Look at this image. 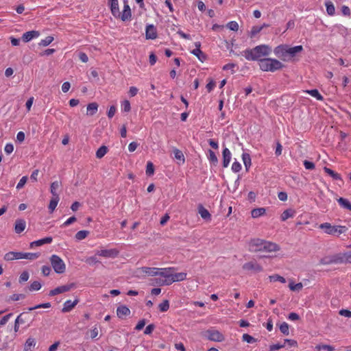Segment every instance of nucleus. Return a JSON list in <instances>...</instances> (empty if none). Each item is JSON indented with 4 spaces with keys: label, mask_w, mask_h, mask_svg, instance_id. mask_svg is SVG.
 I'll return each mask as SVG.
<instances>
[{
    "label": "nucleus",
    "mask_w": 351,
    "mask_h": 351,
    "mask_svg": "<svg viewBox=\"0 0 351 351\" xmlns=\"http://www.w3.org/2000/svg\"><path fill=\"white\" fill-rule=\"evenodd\" d=\"M121 110L124 112H129L131 110L130 103L128 100H125L121 104Z\"/></svg>",
    "instance_id": "60"
},
{
    "label": "nucleus",
    "mask_w": 351,
    "mask_h": 351,
    "mask_svg": "<svg viewBox=\"0 0 351 351\" xmlns=\"http://www.w3.org/2000/svg\"><path fill=\"white\" fill-rule=\"evenodd\" d=\"M60 201L59 197H53L49 204V209L51 213L53 212Z\"/></svg>",
    "instance_id": "38"
},
{
    "label": "nucleus",
    "mask_w": 351,
    "mask_h": 351,
    "mask_svg": "<svg viewBox=\"0 0 351 351\" xmlns=\"http://www.w3.org/2000/svg\"><path fill=\"white\" fill-rule=\"evenodd\" d=\"M280 249L278 244L260 239H252L249 243V250L252 252H273Z\"/></svg>",
    "instance_id": "2"
},
{
    "label": "nucleus",
    "mask_w": 351,
    "mask_h": 351,
    "mask_svg": "<svg viewBox=\"0 0 351 351\" xmlns=\"http://www.w3.org/2000/svg\"><path fill=\"white\" fill-rule=\"evenodd\" d=\"M78 303L79 299L77 298H76L74 301L68 300L63 304V308H62L61 311L64 313H69L71 311Z\"/></svg>",
    "instance_id": "12"
},
{
    "label": "nucleus",
    "mask_w": 351,
    "mask_h": 351,
    "mask_svg": "<svg viewBox=\"0 0 351 351\" xmlns=\"http://www.w3.org/2000/svg\"><path fill=\"white\" fill-rule=\"evenodd\" d=\"M173 154H174L175 158H176L177 160H178L180 161H182V163L184 162V161H185L184 156L180 150H179L177 148H175L173 149Z\"/></svg>",
    "instance_id": "44"
},
{
    "label": "nucleus",
    "mask_w": 351,
    "mask_h": 351,
    "mask_svg": "<svg viewBox=\"0 0 351 351\" xmlns=\"http://www.w3.org/2000/svg\"><path fill=\"white\" fill-rule=\"evenodd\" d=\"M174 270L173 267H167V268H158V276H160L163 277L165 279H169L171 277V274H172L171 271Z\"/></svg>",
    "instance_id": "22"
},
{
    "label": "nucleus",
    "mask_w": 351,
    "mask_h": 351,
    "mask_svg": "<svg viewBox=\"0 0 351 351\" xmlns=\"http://www.w3.org/2000/svg\"><path fill=\"white\" fill-rule=\"evenodd\" d=\"M145 36L147 39H155L157 38V32L154 25H147L145 29Z\"/></svg>",
    "instance_id": "16"
},
{
    "label": "nucleus",
    "mask_w": 351,
    "mask_h": 351,
    "mask_svg": "<svg viewBox=\"0 0 351 351\" xmlns=\"http://www.w3.org/2000/svg\"><path fill=\"white\" fill-rule=\"evenodd\" d=\"M271 53V48L267 45H260L252 49H247L241 53L249 61H258L262 57L268 56Z\"/></svg>",
    "instance_id": "1"
},
{
    "label": "nucleus",
    "mask_w": 351,
    "mask_h": 351,
    "mask_svg": "<svg viewBox=\"0 0 351 351\" xmlns=\"http://www.w3.org/2000/svg\"><path fill=\"white\" fill-rule=\"evenodd\" d=\"M77 219L75 217L73 216V217H69L66 221H64L62 225L61 226L62 228H64V227H66L71 224H72L73 223H74L75 221H76Z\"/></svg>",
    "instance_id": "61"
},
{
    "label": "nucleus",
    "mask_w": 351,
    "mask_h": 351,
    "mask_svg": "<svg viewBox=\"0 0 351 351\" xmlns=\"http://www.w3.org/2000/svg\"><path fill=\"white\" fill-rule=\"evenodd\" d=\"M159 309L161 312H166L169 308V302L167 300H164L162 303H160L158 306Z\"/></svg>",
    "instance_id": "53"
},
{
    "label": "nucleus",
    "mask_w": 351,
    "mask_h": 351,
    "mask_svg": "<svg viewBox=\"0 0 351 351\" xmlns=\"http://www.w3.org/2000/svg\"><path fill=\"white\" fill-rule=\"evenodd\" d=\"M315 350L317 351H321L322 350H325L327 351H334L335 348L330 345L319 344L315 346Z\"/></svg>",
    "instance_id": "43"
},
{
    "label": "nucleus",
    "mask_w": 351,
    "mask_h": 351,
    "mask_svg": "<svg viewBox=\"0 0 351 351\" xmlns=\"http://www.w3.org/2000/svg\"><path fill=\"white\" fill-rule=\"evenodd\" d=\"M324 170L328 175L331 176L334 180H342L340 174L336 173L335 171L330 169V168L325 167L324 168Z\"/></svg>",
    "instance_id": "29"
},
{
    "label": "nucleus",
    "mask_w": 351,
    "mask_h": 351,
    "mask_svg": "<svg viewBox=\"0 0 351 351\" xmlns=\"http://www.w3.org/2000/svg\"><path fill=\"white\" fill-rule=\"evenodd\" d=\"M337 200L338 204L342 208L348 210H351V202L348 199L343 197H339Z\"/></svg>",
    "instance_id": "24"
},
{
    "label": "nucleus",
    "mask_w": 351,
    "mask_h": 351,
    "mask_svg": "<svg viewBox=\"0 0 351 351\" xmlns=\"http://www.w3.org/2000/svg\"><path fill=\"white\" fill-rule=\"evenodd\" d=\"M4 260L10 261L15 260L14 252H9L4 255Z\"/></svg>",
    "instance_id": "64"
},
{
    "label": "nucleus",
    "mask_w": 351,
    "mask_h": 351,
    "mask_svg": "<svg viewBox=\"0 0 351 351\" xmlns=\"http://www.w3.org/2000/svg\"><path fill=\"white\" fill-rule=\"evenodd\" d=\"M265 208H254L251 211V215L253 218H257L261 216H263L265 213Z\"/></svg>",
    "instance_id": "30"
},
{
    "label": "nucleus",
    "mask_w": 351,
    "mask_h": 351,
    "mask_svg": "<svg viewBox=\"0 0 351 351\" xmlns=\"http://www.w3.org/2000/svg\"><path fill=\"white\" fill-rule=\"evenodd\" d=\"M130 314V310L125 305H121L117 308V315L119 318H123L125 316Z\"/></svg>",
    "instance_id": "23"
},
{
    "label": "nucleus",
    "mask_w": 351,
    "mask_h": 351,
    "mask_svg": "<svg viewBox=\"0 0 351 351\" xmlns=\"http://www.w3.org/2000/svg\"><path fill=\"white\" fill-rule=\"evenodd\" d=\"M28 320V313L23 312L17 316L15 321L17 324H23Z\"/></svg>",
    "instance_id": "31"
},
{
    "label": "nucleus",
    "mask_w": 351,
    "mask_h": 351,
    "mask_svg": "<svg viewBox=\"0 0 351 351\" xmlns=\"http://www.w3.org/2000/svg\"><path fill=\"white\" fill-rule=\"evenodd\" d=\"M191 53L195 56L201 62H204L206 56L200 49H194Z\"/></svg>",
    "instance_id": "37"
},
{
    "label": "nucleus",
    "mask_w": 351,
    "mask_h": 351,
    "mask_svg": "<svg viewBox=\"0 0 351 351\" xmlns=\"http://www.w3.org/2000/svg\"><path fill=\"white\" fill-rule=\"evenodd\" d=\"M267 25H265V24H263V25L261 26H258V25H256V26H253L251 29V31L250 32V36L251 38H253L257 34H258L264 27H267Z\"/></svg>",
    "instance_id": "35"
},
{
    "label": "nucleus",
    "mask_w": 351,
    "mask_h": 351,
    "mask_svg": "<svg viewBox=\"0 0 351 351\" xmlns=\"http://www.w3.org/2000/svg\"><path fill=\"white\" fill-rule=\"evenodd\" d=\"M53 241L51 237H47L37 241H34L30 243V247H34V246H41L44 244L51 243Z\"/></svg>",
    "instance_id": "21"
},
{
    "label": "nucleus",
    "mask_w": 351,
    "mask_h": 351,
    "mask_svg": "<svg viewBox=\"0 0 351 351\" xmlns=\"http://www.w3.org/2000/svg\"><path fill=\"white\" fill-rule=\"evenodd\" d=\"M242 340L248 343H253L256 341L255 338L248 334H243L242 336Z\"/></svg>",
    "instance_id": "55"
},
{
    "label": "nucleus",
    "mask_w": 351,
    "mask_h": 351,
    "mask_svg": "<svg viewBox=\"0 0 351 351\" xmlns=\"http://www.w3.org/2000/svg\"><path fill=\"white\" fill-rule=\"evenodd\" d=\"M242 160H243V164L245 167V169L247 171L252 164L250 155L247 153H243L242 154Z\"/></svg>",
    "instance_id": "34"
},
{
    "label": "nucleus",
    "mask_w": 351,
    "mask_h": 351,
    "mask_svg": "<svg viewBox=\"0 0 351 351\" xmlns=\"http://www.w3.org/2000/svg\"><path fill=\"white\" fill-rule=\"evenodd\" d=\"M319 228L323 230L328 234L337 237L348 230L347 227L344 226H332L331 223L328 222L321 223Z\"/></svg>",
    "instance_id": "4"
},
{
    "label": "nucleus",
    "mask_w": 351,
    "mask_h": 351,
    "mask_svg": "<svg viewBox=\"0 0 351 351\" xmlns=\"http://www.w3.org/2000/svg\"><path fill=\"white\" fill-rule=\"evenodd\" d=\"M295 215V211L292 209H287L285 210L281 215V220L286 221L287 219L290 217H293Z\"/></svg>",
    "instance_id": "36"
},
{
    "label": "nucleus",
    "mask_w": 351,
    "mask_h": 351,
    "mask_svg": "<svg viewBox=\"0 0 351 351\" xmlns=\"http://www.w3.org/2000/svg\"><path fill=\"white\" fill-rule=\"evenodd\" d=\"M27 176H23L21 180H19V183L16 185L17 189H21L24 186L25 183L27 182Z\"/></svg>",
    "instance_id": "63"
},
{
    "label": "nucleus",
    "mask_w": 351,
    "mask_h": 351,
    "mask_svg": "<svg viewBox=\"0 0 351 351\" xmlns=\"http://www.w3.org/2000/svg\"><path fill=\"white\" fill-rule=\"evenodd\" d=\"M305 92L309 94L311 96L316 98L319 101H322L324 99L323 96L319 93L318 90L317 89L306 90H305Z\"/></svg>",
    "instance_id": "33"
},
{
    "label": "nucleus",
    "mask_w": 351,
    "mask_h": 351,
    "mask_svg": "<svg viewBox=\"0 0 351 351\" xmlns=\"http://www.w3.org/2000/svg\"><path fill=\"white\" fill-rule=\"evenodd\" d=\"M51 306V304L50 302H46V303H43V304H38V305H36L34 306H32V307H29L28 308V311H33V310H35V309H38V308H50Z\"/></svg>",
    "instance_id": "52"
},
{
    "label": "nucleus",
    "mask_w": 351,
    "mask_h": 351,
    "mask_svg": "<svg viewBox=\"0 0 351 351\" xmlns=\"http://www.w3.org/2000/svg\"><path fill=\"white\" fill-rule=\"evenodd\" d=\"M303 49V47L302 45H298L295 46L293 47H288V55H289L291 57H293L295 56L297 53L301 52Z\"/></svg>",
    "instance_id": "32"
},
{
    "label": "nucleus",
    "mask_w": 351,
    "mask_h": 351,
    "mask_svg": "<svg viewBox=\"0 0 351 351\" xmlns=\"http://www.w3.org/2000/svg\"><path fill=\"white\" fill-rule=\"evenodd\" d=\"M274 52L277 57L285 58L288 55V46L285 45H278L274 49Z\"/></svg>",
    "instance_id": "11"
},
{
    "label": "nucleus",
    "mask_w": 351,
    "mask_h": 351,
    "mask_svg": "<svg viewBox=\"0 0 351 351\" xmlns=\"http://www.w3.org/2000/svg\"><path fill=\"white\" fill-rule=\"evenodd\" d=\"M26 227V222L23 219H18L15 221L14 231L17 234L21 233Z\"/></svg>",
    "instance_id": "19"
},
{
    "label": "nucleus",
    "mask_w": 351,
    "mask_h": 351,
    "mask_svg": "<svg viewBox=\"0 0 351 351\" xmlns=\"http://www.w3.org/2000/svg\"><path fill=\"white\" fill-rule=\"evenodd\" d=\"M158 268L157 267H142L138 269V272L140 274H147L150 276H158Z\"/></svg>",
    "instance_id": "13"
},
{
    "label": "nucleus",
    "mask_w": 351,
    "mask_h": 351,
    "mask_svg": "<svg viewBox=\"0 0 351 351\" xmlns=\"http://www.w3.org/2000/svg\"><path fill=\"white\" fill-rule=\"evenodd\" d=\"M320 263L322 265L343 264L341 253L325 256L320 260Z\"/></svg>",
    "instance_id": "6"
},
{
    "label": "nucleus",
    "mask_w": 351,
    "mask_h": 351,
    "mask_svg": "<svg viewBox=\"0 0 351 351\" xmlns=\"http://www.w3.org/2000/svg\"><path fill=\"white\" fill-rule=\"evenodd\" d=\"M39 256V253L23 252L24 259L34 260L38 258Z\"/></svg>",
    "instance_id": "48"
},
{
    "label": "nucleus",
    "mask_w": 351,
    "mask_h": 351,
    "mask_svg": "<svg viewBox=\"0 0 351 351\" xmlns=\"http://www.w3.org/2000/svg\"><path fill=\"white\" fill-rule=\"evenodd\" d=\"M29 278V274L27 271H24L21 273V274L19 276V282L20 283H23L24 282H26L28 280Z\"/></svg>",
    "instance_id": "56"
},
{
    "label": "nucleus",
    "mask_w": 351,
    "mask_h": 351,
    "mask_svg": "<svg viewBox=\"0 0 351 351\" xmlns=\"http://www.w3.org/2000/svg\"><path fill=\"white\" fill-rule=\"evenodd\" d=\"M75 287H76V285L73 282L70 283V284H67V285H62V286H60V287H58L51 290L49 292V296H54V295H56L58 294H60V293H64V292L69 291L70 290H71L72 289H74Z\"/></svg>",
    "instance_id": "8"
},
{
    "label": "nucleus",
    "mask_w": 351,
    "mask_h": 351,
    "mask_svg": "<svg viewBox=\"0 0 351 351\" xmlns=\"http://www.w3.org/2000/svg\"><path fill=\"white\" fill-rule=\"evenodd\" d=\"M325 5L328 14L330 16L334 15L335 12V8L333 3L331 1H327L326 2Z\"/></svg>",
    "instance_id": "41"
},
{
    "label": "nucleus",
    "mask_w": 351,
    "mask_h": 351,
    "mask_svg": "<svg viewBox=\"0 0 351 351\" xmlns=\"http://www.w3.org/2000/svg\"><path fill=\"white\" fill-rule=\"evenodd\" d=\"M53 40V36H47L45 39H43L39 43L40 46L46 47L51 44Z\"/></svg>",
    "instance_id": "50"
},
{
    "label": "nucleus",
    "mask_w": 351,
    "mask_h": 351,
    "mask_svg": "<svg viewBox=\"0 0 351 351\" xmlns=\"http://www.w3.org/2000/svg\"><path fill=\"white\" fill-rule=\"evenodd\" d=\"M198 213L202 219H204L205 220H210L211 215H210V213L203 206H202V205L199 206Z\"/></svg>",
    "instance_id": "25"
},
{
    "label": "nucleus",
    "mask_w": 351,
    "mask_h": 351,
    "mask_svg": "<svg viewBox=\"0 0 351 351\" xmlns=\"http://www.w3.org/2000/svg\"><path fill=\"white\" fill-rule=\"evenodd\" d=\"M260 69L263 71L274 72L283 68V64L274 58H263L259 60Z\"/></svg>",
    "instance_id": "3"
},
{
    "label": "nucleus",
    "mask_w": 351,
    "mask_h": 351,
    "mask_svg": "<svg viewBox=\"0 0 351 351\" xmlns=\"http://www.w3.org/2000/svg\"><path fill=\"white\" fill-rule=\"evenodd\" d=\"M241 169V165L239 162L234 161L232 165V171L237 173V172L240 171Z\"/></svg>",
    "instance_id": "62"
},
{
    "label": "nucleus",
    "mask_w": 351,
    "mask_h": 351,
    "mask_svg": "<svg viewBox=\"0 0 351 351\" xmlns=\"http://www.w3.org/2000/svg\"><path fill=\"white\" fill-rule=\"evenodd\" d=\"M60 186V182H59L58 181L53 182L51 184L50 192L52 194L53 197H59V195H58L57 191L59 189Z\"/></svg>",
    "instance_id": "28"
},
{
    "label": "nucleus",
    "mask_w": 351,
    "mask_h": 351,
    "mask_svg": "<svg viewBox=\"0 0 351 351\" xmlns=\"http://www.w3.org/2000/svg\"><path fill=\"white\" fill-rule=\"evenodd\" d=\"M223 156V167H227L231 160V152L228 148L225 147L222 152Z\"/></svg>",
    "instance_id": "20"
},
{
    "label": "nucleus",
    "mask_w": 351,
    "mask_h": 351,
    "mask_svg": "<svg viewBox=\"0 0 351 351\" xmlns=\"http://www.w3.org/2000/svg\"><path fill=\"white\" fill-rule=\"evenodd\" d=\"M269 279L271 282H276V281H278V282H280L281 283H285L286 282V280L284 277L278 275V274H274V275H272V276H269Z\"/></svg>",
    "instance_id": "45"
},
{
    "label": "nucleus",
    "mask_w": 351,
    "mask_h": 351,
    "mask_svg": "<svg viewBox=\"0 0 351 351\" xmlns=\"http://www.w3.org/2000/svg\"><path fill=\"white\" fill-rule=\"evenodd\" d=\"M343 264L351 263V251L341 253Z\"/></svg>",
    "instance_id": "51"
},
{
    "label": "nucleus",
    "mask_w": 351,
    "mask_h": 351,
    "mask_svg": "<svg viewBox=\"0 0 351 351\" xmlns=\"http://www.w3.org/2000/svg\"><path fill=\"white\" fill-rule=\"evenodd\" d=\"M25 298V295L24 294H13L9 297L8 302L18 301L21 299H24Z\"/></svg>",
    "instance_id": "58"
},
{
    "label": "nucleus",
    "mask_w": 351,
    "mask_h": 351,
    "mask_svg": "<svg viewBox=\"0 0 351 351\" xmlns=\"http://www.w3.org/2000/svg\"><path fill=\"white\" fill-rule=\"evenodd\" d=\"M119 251L116 248L101 249L96 251L95 254L104 258H114L118 256Z\"/></svg>",
    "instance_id": "7"
},
{
    "label": "nucleus",
    "mask_w": 351,
    "mask_h": 351,
    "mask_svg": "<svg viewBox=\"0 0 351 351\" xmlns=\"http://www.w3.org/2000/svg\"><path fill=\"white\" fill-rule=\"evenodd\" d=\"M243 269L245 270H254L256 272L262 271L263 267L256 262H248L243 265Z\"/></svg>",
    "instance_id": "14"
},
{
    "label": "nucleus",
    "mask_w": 351,
    "mask_h": 351,
    "mask_svg": "<svg viewBox=\"0 0 351 351\" xmlns=\"http://www.w3.org/2000/svg\"><path fill=\"white\" fill-rule=\"evenodd\" d=\"M206 335L209 340L216 342H221L225 339L224 335L217 330H208Z\"/></svg>",
    "instance_id": "9"
},
{
    "label": "nucleus",
    "mask_w": 351,
    "mask_h": 351,
    "mask_svg": "<svg viewBox=\"0 0 351 351\" xmlns=\"http://www.w3.org/2000/svg\"><path fill=\"white\" fill-rule=\"evenodd\" d=\"M36 346V341L34 338L29 337L24 345V351H32V348Z\"/></svg>",
    "instance_id": "27"
},
{
    "label": "nucleus",
    "mask_w": 351,
    "mask_h": 351,
    "mask_svg": "<svg viewBox=\"0 0 351 351\" xmlns=\"http://www.w3.org/2000/svg\"><path fill=\"white\" fill-rule=\"evenodd\" d=\"M110 5V10L112 14L115 17L118 18L120 16V11L119 8L118 0H108Z\"/></svg>",
    "instance_id": "18"
},
{
    "label": "nucleus",
    "mask_w": 351,
    "mask_h": 351,
    "mask_svg": "<svg viewBox=\"0 0 351 351\" xmlns=\"http://www.w3.org/2000/svg\"><path fill=\"white\" fill-rule=\"evenodd\" d=\"M42 284L39 281H34L31 283L29 287V290L30 291H38L41 289Z\"/></svg>",
    "instance_id": "46"
},
{
    "label": "nucleus",
    "mask_w": 351,
    "mask_h": 351,
    "mask_svg": "<svg viewBox=\"0 0 351 351\" xmlns=\"http://www.w3.org/2000/svg\"><path fill=\"white\" fill-rule=\"evenodd\" d=\"M289 287L293 291H299L302 289L303 285L301 282L295 284L293 281H291L289 284Z\"/></svg>",
    "instance_id": "42"
},
{
    "label": "nucleus",
    "mask_w": 351,
    "mask_h": 351,
    "mask_svg": "<svg viewBox=\"0 0 351 351\" xmlns=\"http://www.w3.org/2000/svg\"><path fill=\"white\" fill-rule=\"evenodd\" d=\"M208 160L210 162V163L213 164L214 165H217L218 163V158L215 154V153L212 151L211 149L208 150Z\"/></svg>",
    "instance_id": "40"
},
{
    "label": "nucleus",
    "mask_w": 351,
    "mask_h": 351,
    "mask_svg": "<svg viewBox=\"0 0 351 351\" xmlns=\"http://www.w3.org/2000/svg\"><path fill=\"white\" fill-rule=\"evenodd\" d=\"M154 173V167L152 162L149 161L147 163L146 174L149 176L153 175Z\"/></svg>",
    "instance_id": "54"
},
{
    "label": "nucleus",
    "mask_w": 351,
    "mask_h": 351,
    "mask_svg": "<svg viewBox=\"0 0 351 351\" xmlns=\"http://www.w3.org/2000/svg\"><path fill=\"white\" fill-rule=\"evenodd\" d=\"M39 35H40V33L38 31H36V30L29 31L23 34L22 40L23 42L27 43V42L32 40L33 38L38 37Z\"/></svg>",
    "instance_id": "17"
},
{
    "label": "nucleus",
    "mask_w": 351,
    "mask_h": 351,
    "mask_svg": "<svg viewBox=\"0 0 351 351\" xmlns=\"http://www.w3.org/2000/svg\"><path fill=\"white\" fill-rule=\"evenodd\" d=\"M50 261L53 269L57 274H63L66 270V265L62 259L57 255H52Z\"/></svg>",
    "instance_id": "5"
},
{
    "label": "nucleus",
    "mask_w": 351,
    "mask_h": 351,
    "mask_svg": "<svg viewBox=\"0 0 351 351\" xmlns=\"http://www.w3.org/2000/svg\"><path fill=\"white\" fill-rule=\"evenodd\" d=\"M285 343H276V344H271L269 347V351H276L282 348H285Z\"/></svg>",
    "instance_id": "59"
},
{
    "label": "nucleus",
    "mask_w": 351,
    "mask_h": 351,
    "mask_svg": "<svg viewBox=\"0 0 351 351\" xmlns=\"http://www.w3.org/2000/svg\"><path fill=\"white\" fill-rule=\"evenodd\" d=\"M108 152V147L105 145L101 146L96 152V157L97 158H103Z\"/></svg>",
    "instance_id": "39"
},
{
    "label": "nucleus",
    "mask_w": 351,
    "mask_h": 351,
    "mask_svg": "<svg viewBox=\"0 0 351 351\" xmlns=\"http://www.w3.org/2000/svg\"><path fill=\"white\" fill-rule=\"evenodd\" d=\"M279 328H280V332L282 334H284L285 335H289V324L287 322L282 323L280 325Z\"/></svg>",
    "instance_id": "49"
},
{
    "label": "nucleus",
    "mask_w": 351,
    "mask_h": 351,
    "mask_svg": "<svg viewBox=\"0 0 351 351\" xmlns=\"http://www.w3.org/2000/svg\"><path fill=\"white\" fill-rule=\"evenodd\" d=\"M131 16L132 14L130 8L128 4L127 0H124L123 10L122 12H120V16L119 18H120L123 21H125L130 20Z\"/></svg>",
    "instance_id": "10"
},
{
    "label": "nucleus",
    "mask_w": 351,
    "mask_h": 351,
    "mask_svg": "<svg viewBox=\"0 0 351 351\" xmlns=\"http://www.w3.org/2000/svg\"><path fill=\"white\" fill-rule=\"evenodd\" d=\"M89 234V232L88 230H80V231H78L76 234H75V239L77 240H82L84 239H85Z\"/></svg>",
    "instance_id": "47"
},
{
    "label": "nucleus",
    "mask_w": 351,
    "mask_h": 351,
    "mask_svg": "<svg viewBox=\"0 0 351 351\" xmlns=\"http://www.w3.org/2000/svg\"><path fill=\"white\" fill-rule=\"evenodd\" d=\"M186 278V273L180 272L171 274V277L168 279V282L167 283H170L171 285L174 282H180L185 280Z\"/></svg>",
    "instance_id": "15"
},
{
    "label": "nucleus",
    "mask_w": 351,
    "mask_h": 351,
    "mask_svg": "<svg viewBox=\"0 0 351 351\" xmlns=\"http://www.w3.org/2000/svg\"><path fill=\"white\" fill-rule=\"evenodd\" d=\"M226 27L230 29V30L237 32L239 29V24L236 21H230L226 25Z\"/></svg>",
    "instance_id": "57"
},
{
    "label": "nucleus",
    "mask_w": 351,
    "mask_h": 351,
    "mask_svg": "<svg viewBox=\"0 0 351 351\" xmlns=\"http://www.w3.org/2000/svg\"><path fill=\"white\" fill-rule=\"evenodd\" d=\"M98 104L96 102H93L87 106V112L86 114L88 116H93L97 112L98 110Z\"/></svg>",
    "instance_id": "26"
}]
</instances>
